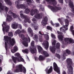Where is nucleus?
Segmentation results:
<instances>
[{"mask_svg":"<svg viewBox=\"0 0 74 74\" xmlns=\"http://www.w3.org/2000/svg\"><path fill=\"white\" fill-rule=\"evenodd\" d=\"M14 73H19V72H20V71L16 66L15 67V69L14 70Z\"/></svg>","mask_w":74,"mask_h":74,"instance_id":"473e14b6","label":"nucleus"},{"mask_svg":"<svg viewBox=\"0 0 74 74\" xmlns=\"http://www.w3.org/2000/svg\"><path fill=\"white\" fill-rule=\"evenodd\" d=\"M38 38V36H37V35L36 34H35L34 35V39L35 40H37V39Z\"/></svg>","mask_w":74,"mask_h":74,"instance_id":"8fccbe9b","label":"nucleus"},{"mask_svg":"<svg viewBox=\"0 0 74 74\" xmlns=\"http://www.w3.org/2000/svg\"><path fill=\"white\" fill-rule=\"evenodd\" d=\"M4 39L5 40V49L6 51L8 50V44H9V45L13 46L15 45L16 43L15 40L14 38H11L8 37V36H4Z\"/></svg>","mask_w":74,"mask_h":74,"instance_id":"f257e3e1","label":"nucleus"},{"mask_svg":"<svg viewBox=\"0 0 74 74\" xmlns=\"http://www.w3.org/2000/svg\"><path fill=\"white\" fill-rule=\"evenodd\" d=\"M18 36L19 37H21V38L24 41L23 42V44L25 47H27L28 46V42H30V38L29 36H28L27 39V37L25 36L23 34H19Z\"/></svg>","mask_w":74,"mask_h":74,"instance_id":"7ed1b4c3","label":"nucleus"},{"mask_svg":"<svg viewBox=\"0 0 74 74\" xmlns=\"http://www.w3.org/2000/svg\"><path fill=\"white\" fill-rule=\"evenodd\" d=\"M3 4L1 2H0V12H1V10H3V8L5 7L4 6L2 5Z\"/></svg>","mask_w":74,"mask_h":74,"instance_id":"2f4dec72","label":"nucleus"},{"mask_svg":"<svg viewBox=\"0 0 74 74\" xmlns=\"http://www.w3.org/2000/svg\"><path fill=\"white\" fill-rule=\"evenodd\" d=\"M45 57H44L42 55H40L39 57L38 60L40 61H43V60H45Z\"/></svg>","mask_w":74,"mask_h":74,"instance_id":"b1692460","label":"nucleus"},{"mask_svg":"<svg viewBox=\"0 0 74 74\" xmlns=\"http://www.w3.org/2000/svg\"><path fill=\"white\" fill-rule=\"evenodd\" d=\"M59 25L60 24L58 23H56L54 24V26H55L56 27H59Z\"/></svg>","mask_w":74,"mask_h":74,"instance_id":"a19ab883","label":"nucleus"},{"mask_svg":"<svg viewBox=\"0 0 74 74\" xmlns=\"http://www.w3.org/2000/svg\"><path fill=\"white\" fill-rule=\"evenodd\" d=\"M18 49V47L17 46H14L13 48V51L14 52H16Z\"/></svg>","mask_w":74,"mask_h":74,"instance_id":"c03bdc74","label":"nucleus"},{"mask_svg":"<svg viewBox=\"0 0 74 74\" xmlns=\"http://www.w3.org/2000/svg\"><path fill=\"white\" fill-rule=\"evenodd\" d=\"M12 29H16L18 27V24L16 23H13L11 25Z\"/></svg>","mask_w":74,"mask_h":74,"instance_id":"412c9836","label":"nucleus"},{"mask_svg":"<svg viewBox=\"0 0 74 74\" xmlns=\"http://www.w3.org/2000/svg\"><path fill=\"white\" fill-rule=\"evenodd\" d=\"M30 9L29 8H26L25 9V12L26 14H27L30 12Z\"/></svg>","mask_w":74,"mask_h":74,"instance_id":"72a5a7b5","label":"nucleus"},{"mask_svg":"<svg viewBox=\"0 0 74 74\" xmlns=\"http://www.w3.org/2000/svg\"><path fill=\"white\" fill-rule=\"evenodd\" d=\"M35 60L37 61L38 60V58H37L36 57H35Z\"/></svg>","mask_w":74,"mask_h":74,"instance_id":"69168bd1","label":"nucleus"},{"mask_svg":"<svg viewBox=\"0 0 74 74\" xmlns=\"http://www.w3.org/2000/svg\"><path fill=\"white\" fill-rule=\"evenodd\" d=\"M58 0L59 3H60L62 4V3H63V0Z\"/></svg>","mask_w":74,"mask_h":74,"instance_id":"864d4df0","label":"nucleus"},{"mask_svg":"<svg viewBox=\"0 0 74 74\" xmlns=\"http://www.w3.org/2000/svg\"><path fill=\"white\" fill-rule=\"evenodd\" d=\"M53 71V68H52V66H50V68L48 70V68H46L45 70V71H46V73L48 74L52 73Z\"/></svg>","mask_w":74,"mask_h":74,"instance_id":"f3484780","label":"nucleus"},{"mask_svg":"<svg viewBox=\"0 0 74 74\" xmlns=\"http://www.w3.org/2000/svg\"><path fill=\"white\" fill-rule=\"evenodd\" d=\"M41 53L45 57H48L49 56V54L47 52L45 51H43L41 52Z\"/></svg>","mask_w":74,"mask_h":74,"instance_id":"5701e85b","label":"nucleus"},{"mask_svg":"<svg viewBox=\"0 0 74 74\" xmlns=\"http://www.w3.org/2000/svg\"><path fill=\"white\" fill-rule=\"evenodd\" d=\"M39 34H40L41 35H42V33H41V31H39Z\"/></svg>","mask_w":74,"mask_h":74,"instance_id":"338daca9","label":"nucleus"},{"mask_svg":"<svg viewBox=\"0 0 74 74\" xmlns=\"http://www.w3.org/2000/svg\"><path fill=\"white\" fill-rule=\"evenodd\" d=\"M52 44L54 45H55L56 44V41L55 40L53 41V42L52 43Z\"/></svg>","mask_w":74,"mask_h":74,"instance_id":"6e6d98bb","label":"nucleus"},{"mask_svg":"<svg viewBox=\"0 0 74 74\" xmlns=\"http://www.w3.org/2000/svg\"><path fill=\"white\" fill-rule=\"evenodd\" d=\"M20 16L22 19H25L24 22H25V23H26V22H28L29 23H31V21H30L29 20V19L26 16L24 15L23 14H20Z\"/></svg>","mask_w":74,"mask_h":74,"instance_id":"f8f14e48","label":"nucleus"},{"mask_svg":"<svg viewBox=\"0 0 74 74\" xmlns=\"http://www.w3.org/2000/svg\"><path fill=\"white\" fill-rule=\"evenodd\" d=\"M12 60L13 62L14 63H16V62H18V58L15 57L14 56H12Z\"/></svg>","mask_w":74,"mask_h":74,"instance_id":"4be33fe9","label":"nucleus"},{"mask_svg":"<svg viewBox=\"0 0 74 74\" xmlns=\"http://www.w3.org/2000/svg\"><path fill=\"white\" fill-rule=\"evenodd\" d=\"M66 53L68 54H70L71 53V51L67 49L66 50Z\"/></svg>","mask_w":74,"mask_h":74,"instance_id":"37998d69","label":"nucleus"},{"mask_svg":"<svg viewBox=\"0 0 74 74\" xmlns=\"http://www.w3.org/2000/svg\"><path fill=\"white\" fill-rule=\"evenodd\" d=\"M16 32L18 33H26V31H25L24 29H23L21 31L20 29H18L16 31Z\"/></svg>","mask_w":74,"mask_h":74,"instance_id":"393cba45","label":"nucleus"},{"mask_svg":"<svg viewBox=\"0 0 74 74\" xmlns=\"http://www.w3.org/2000/svg\"><path fill=\"white\" fill-rule=\"evenodd\" d=\"M4 1L7 4H8L9 5H11L12 4L10 0H4Z\"/></svg>","mask_w":74,"mask_h":74,"instance_id":"a878e982","label":"nucleus"},{"mask_svg":"<svg viewBox=\"0 0 74 74\" xmlns=\"http://www.w3.org/2000/svg\"><path fill=\"white\" fill-rule=\"evenodd\" d=\"M32 21L34 22V24L36 25L37 24V21H36V19L35 18H34L32 19Z\"/></svg>","mask_w":74,"mask_h":74,"instance_id":"79ce46f5","label":"nucleus"},{"mask_svg":"<svg viewBox=\"0 0 74 74\" xmlns=\"http://www.w3.org/2000/svg\"><path fill=\"white\" fill-rule=\"evenodd\" d=\"M65 25H64L62 27L60 28V31H62V32L65 33V31L66 30H68V26L69 25V20L67 19H66L65 20Z\"/></svg>","mask_w":74,"mask_h":74,"instance_id":"39448f33","label":"nucleus"},{"mask_svg":"<svg viewBox=\"0 0 74 74\" xmlns=\"http://www.w3.org/2000/svg\"><path fill=\"white\" fill-rule=\"evenodd\" d=\"M48 7L51 9V10L53 11V12H57L58 11H60L62 9V8L60 7H58L56 6L54 7L53 6H51V5H48Z\"/></svg>","mask_w":74,"mask_h":74,"instance_id":"6e6552de","label":"nucleus"},{"mask_svg":"<svg viewBox=\"0 0 74 74\" xmlns=\"http://www.w3.org/2000/svg\"><path fill=\"white\" fill-rule=\"evenodd\" d=\"M50 23H51V25H52V26H54V24L53 23V22L52 21H50Z\"/></svg>","mask_w":74,"mask_h":74,"instance_id":"13d9d810","label":"nucleus"},{"mask_svg":"<svg viewBox=\"0 0 74 74\" xmlns=\"http://www.w3.org/2000/svg\"><path fill=\"white\" fill-rule=\"evenodd\" d=\"M28 33H29V34L30 36L31 37H33L34 35V33H33V30L31 28L29 27L28 28Z\"/></svg>","mask_w":74,"mask_h":74,"instance_id":"a211bd4d","label":"nucleus"},{"mask_svg":"<svg viewBox=\"0 0 74 74\" xmlns=\"http://www.w3.org/2000/svg\"><path fill=\"white\" fill-rule=\"evenodd\" d=\"M8 35L10 37H12V36H13L12 32H9Z\"/></svg>","mask_w":74,"mask_h":74,"instance_id":"49530a36","label":"nucleus"},{"mask_svg":"<svg viewBox=\"0 0 74 74\" xmlns=\"http://www.w3.org/2000/svg\"><path fill=\"white\" fill-rule=\"evenodd\" d=\"M63 59H64V60H65V59H66V57H65V56H63Z\"/></svg>","mask_w":74,"mask_h":74,"instance_id":"774afa93","label":"nucleus"},{"mask_svg":"<svg viewBox=\"0 0 74 74\" xmlns=\"http://www.w3.org/2000/svg\"><path fill=\"white\" fill-rule=\"evenodd\" d=\"M32 26L34 27V29L35 30H37L38 29V27L37 26H35V24H34L33 23L31 24Z\"/></svg>","mask_w":74,"mask_h":74,"instance_id":"7c9ffc66","label":"nucleus"},{"mask_svg":"<svg viewBox=\"0 0 74 74\" xmlns=\"http://www.w3.org/2000/svg\"><path fill=\"white\" fill-rule=\"evenodd\" d=\"M55 56L58 58V59H60V55L56 53Z\"/></svg>","mask_w":74,"mask_h":74,"instance_id":"ea45409f","label":"nucleus"},{"mask_svg":"<svg viewBox=\"0 0 74 74\" xmlns=\"http://www.w3.org/2000/svg\"><path fill=\"white\" fill-rule=\"evenodd\" d=\"M16 56L18 57V58H20L21 57V56H20V54L19 53H16Z\"/></svg>","mask_w":74,"mask_h":74,"instance_id":"3c124183","label":"nucleus"},{"mask_svg":"<svg viewBox=\"0 0 74 74\" xmlns=\"http://www.w3.org/2000/svg\"><path fill=\"white\" fill-rule=\"evenodd\" d=\"M48 21V18L45 16L43 18V20L41 22V23L43 26H45L46 25H47V22Z\"/></svg>","mask_w":74,"mask_h":74,"instance_id":"2eb2a0df","label":"nucleus"},{"mask_svg":"<svg viewBox=\"0 0 74 74\" xmlns=\"http://www.w3.org/2000/svg\"><path fill=\"white\" fill-rule=\"evenodd\" d=\"M40 10H41L42 11H44V8H42L41 7H40Z\"/></svg>","mask_w":74,"mask_h":74,"instance_id":"bf43d9fd","label":"nucleus"},{"mask_svg":"<svg viewBox=\"0 0 74 74\" xmlns=\"http://www.w3.org/2000/svg\"><path fill=\"white\" fill-rule=\"evenodd\" d=\"M66 53L65 52H64L63 55V56H66Z\"/></svg>","mask_w":74,"mask_h":74,"instance_id":"052dcab7","label":"nucleus"},{"mask_svg":"<svg viewBox=\"0 0 74 74\" xmlns=\"http://www.w3.org/2000/svg\"><path fill=\"white\" fill-rule=\"evenodd\" d=\"M38 49L39 52H41H41L43 51L42 48L40 46H38Z\"/></svg>","mask_w":74,"mask_h":74,"instance_id":"bb28decb","label":"nucleus"},{"mask_svg":"<svg viewBox=\"0 0 74 74\" xmlns=\"http://www.w3.org/2000/svg\"><path fill=\"white\" fill-rule=\"evenodd\" d=\"M27 2L31 3H32V1L31 0H26Z\"/></svg>","mask_w":74,"mask_h":74,"instance_id":"4d7b16f0","label":"nucleus"},{"mask_svg":"<svg viewBox=\"0 0 74 74\" xmlns=\"http://www.w3.org/2000/svg\"><path fill=\"white\" fill-rule=\"evenodd\" d=\"M57 33L59 35H60L62 34V33L59 31H57Z\"/></svg>","mask_w":74,"mask_h":74,"instance_id":"5fc2aeb1","label":"nucleus"},{"mask_svg":"<svg viewBox=\"0 0 74 74\" xmlns=\"http://www.w3.org/2000/svg\"><path fill=\"white\" fill-rule=\"evenodd\" d=\"M16 66L20 71V72L22 73L23 72L24 73H26V68L24 67H23V65L21 64H19L18 65H16Z\"/></svg>","mask_w":74,"mask_h":74,"instance_id":"9d476101","label":"nucleus"},{"mask_svg":"<svg viewBox=\"0 0 74 74\" xmlns=\"http://www.w3.org/2000/svg\"><path fill=\"white\" fill-rule=\"evenodd\" d=\"M12 17L9 15H7V18L6 19V22H10L12 21Z\"/></svg>","mask_w":74,"mask_h":74,"instance_id":"aec40b11","label":"nucleus"},{"mask_svg":"<svg viewBox=\"0 0 74 74\" xmlns=\"http://www.w3.org/2000/svg\"><path fill=\"white\" fill-rule=\"evenodd\" d=\"M2 26L3 27L2 30L3 32V34H5V31L6 33H8L10 30V26L4 27L3 24H2Z\"/></svg>","mask_w":74,"mask_h":74,"instance_id":"4468645a","label":"nucleus"},{"mask_svg":"<svg viewBox=\"0 0 74 74\" xmlns=\"http://www.w3.org/2000/svg\"><path fill=\"white\" fill-rule=\"evenodd\" d=\"M64 40L65 41L62 42V44L64 45H66L67 44H69V42L71 44L74 43V40L71 38H65L64 39Z\"/></svg>","mask_w":74,"mask_h":74,"instance_id":"0eeeda50","label":"nucleus"},{"mask_svg":"<svg viewBox=\"0 0 74 74\" xmlns=\"http://www.w3.org/2000/svg\"><path fill=\"white\" fill-rule=\"evenodd\" d=\"M69 5L70 8H72L73 13L74 14V6L73 5V2L71 0L69 1Z\"/></svg>","mask_w":74,"mask_h":74,"instance_id":"dca6fc26","label":"nucleus"},{"mask_svg":"<svg viewBox=\"0 0 74 74\" xmlns=\"http://www.w3.org/2000/svg\"><path fill=\"white\" fill-rule=\"evenodd\" d=\"M12 14L13 15V16L14 18H18V16L16 14L14 13H12Z\"/></svg>","mask_w":74,"mask_h":74,"instance_id":"4c0bfd02","label":"nucleus"},{"mask_svg":"<svg viewBox=\"0 0 74 74\" xmlns=\"http://www.w3.org/2000/svg\"><path fill=\"white\" fill-rule=\"evenodd\" d=\"M18 29H22V26L20 24H18Z\"/></svg>","mask_w":74,"mask_h":74,"instance_id":"603ef678","label":"nucleus"},{"mask_svg":"<svg viewBox=\"0 0 74 74\" xmlns=\"http://www.w3.org/2000/svg\"><path fill=\"white\" fill-rule=\"evenodd\" d=\"M58 20L60 22L61 25H64L63 24V19H62V18H58Z\"/></svg>","mask_w":74,"mask_h":74,"instance_id":"c756f323","label":"nucleus"},{"mask_svg":"<svg viewBox=\"0 0 74 74\" xmlns=\"http://www.w3.org/2000/svg\"><path fill=\"white\" fill-rule=\"evenodd\" d=\"M53 69L58 73V74H60V68L58 67V65L56 63L54 62L53 63Z\"/></svg>","mask_w":74,"mask_h":74,"instance_id":"1a4fd4ad","label":"nucleus"},{"mask_svg":"<svg viewBox=\"0 0 74 74\" xmlns=\"http://www.w3.org/2000/svg\"><path fill=\"white\" fill-rule=\"evenodd\" d=\"M48 4L51 5H53V6H55L57 4L56 0H46Z\"/></svg>","mask_w":74,"mask_h":74,"instance_id":"ddd939ff","label":"nucleus"},{"mask_svg":"<svg viewBox=\"0 0 74 74\" xmlns=\"http://www.w3.org/2000/svg\"><path fill=\"white\" fill-rule=\"evenodd\" d=\"M49 40V36H48V35H47V38L46 39V40Z\"/></svg>","mask_w":74,"mask_h":74,"instance_id":"680f3d73","label":"nucleus"},{"mask_svg":"<svg viewBox=\"0 0 74 74\" xmlns=\"http://www.w3.org/2000/svg\"><path fill=\"white\" fill-rule=\"evenodd\" d=\"M31 45L32 47H30L29 50L31 53L34 54L36 53L37 52V48L36 47L34 46V41H32L31 42Z\"/></svg>","mask_w":74,"mask_h":74,"instance_id":"20e7f679","label":"nucleus"},{"mask_svg":"<svg viewBox=\"0 0 74 74\" xmlns=\"http://www.w3.org/2000/svg\"><path fill=\"white\" fill-rule=\"evenodd\" d=\"M38 10L36 9L34 10L32 9L30 12L31 15L32 16H33L35 14L37 13Z\"/></svg>","mask_w":74,"mask_h":74,"instance_id":"6ab92c4d","label":"nucleus"},{"mask_svg":"<svg viewBox=\"0 0 74 74\" xmlns=\"http://www.w3.org/2000/svg\"><path fill=\"white\" fill-rule=\"evenodd\" d=\"M39 41H40V42H42L43 41L42 40V37L41 36H39Z\"/></svg>","mask_w":74,"mask_h":74,"instance_id":"09e8293b","label":"nucleus"},{"mask_svg":"<svg viewBox=\"0 0 74 74\" xmlns=\"http://www.w3.org/2000/svg\"><path fill=\"white\" fill-rule=\"evenodd\" d=\"M3 25L5 26L6 25V22H3Z\"/></svg>","mask_w":74,"mask_h":74,"instance_id":"e2e57ef3","label":"nucleus"},{"mask_svg":"<svg viewBox=\"0 0 74 74\" xmlns=\"http://www.w3.org/2000/svg\"><path fill=\"white\" fill-rule=\"evenodd\" d=\"M51 36L52 38H53V40H55V39H56V37L53 34H51Z\"/></svg>","mask_w":74,"mask_h":74,"instance_id":"de8ad7c7","label":"nucleus"},{"mask_svg":"<svg viewBox=\"0 0 74 74\" xmlns=\"http://www.w3.org/2000/svg\"><path fill=\"white\" fill-rule=\"evenodd\" d=\"M2 71V68L0 66V72L1 71Z\"/></svg>","mask_w":74,"mask_h":74,"instance_id":"0e129e2a","label":"nucleus"},{"mask_svg":"<svg viewBox=\"0 0 74 74\" xmlns=\"http://www.w3.org/2000/svg\"><path fill=\"white\" fill-rule=\"evenodd\" d=\"M47 29L48 30H52V27L49 26H47Z\"/></svg>","mask_w":74,"mask_h":74,"instance_id":"a18cd8bd","label":"nucleus"},{"mask_svg":"<svg viewBox=\"0 0 74 74\" xmlns=\"http://www.w3.org/2000/svg\"><path fill=\"white\" fill-rule=\"evenodd\" d=\"M41 16V13L37 14L35 16V17L36 19H40V16Z\"/></svg>","mask_w":74,"mask_h":74,"instance_id":"cd10ccee","label":"nucleus"},{"mask_svg":"<svg viewBox=\"0 0 74 74\" xmlns=\"http://www.w3.org/2000/svg\"><path fill=\"white\" fill-rule=\"evenodd\" d=\"M19 1H16L15 2V4L16 5V7L18 9H19V8H22L23 9L24 8L25 9V8H26L25 5L23 4L19 5Z\"/></svg>","mask_w":74,"mask_h":74,"instance_id":"9b49d317","label":"nucleus"},{"mask_svg":"<svg viewBox=\"0 0 74 74\" xmlns=\"http://www.w3.org/2000/svg\"><path fill=\"white\" fill-rule=\"evenodd\" d=\"M60 44L59 43H57L56 45V46L52 47L50 46L49 47V49L52 53H55V50L56 48L60 49Z\"/></svg>","mask_w":74,"mask_h":74,"instance_id":"423d86ee","label":"nucleus"},{"mask_svg":"<svg viewBox=\"0 0 74 74\" xmlns=\"http://www.w3.org/2000/svg\"><path fill=\"white\" fill-rule=\"evenodd\" d=\"M23 53H29L28 50L27 49H26L25 50H22Z\"/></svg>","mask_w":74,"mask_h":74,"instance_id":"c9c22d12","label":"nucleus"},{"mask_svg":"<svg viewBox=\"0 0 74 74\" xmlns=\"http://www.w3.org/2000/svg\"><path fill=\"white\" fill-rule=\"evenodd\" d=\"M46 41V45L45 46V49H48V47H49V43L47 41Z\"/></svg>","mask_w":74,"mask_h":74,"instance_id":"e433bc0d","label":"nucleus"},{"mask_svg":"<svg viewBox=\"0 0 74 74\" xmlns=\"http://www.w3.org/2000/svg\"><path fill=\"white\" fill-rule=\"evenodd\" d=\"M3 6L5 7V8H3V10H4V9L5 8V11H6V12H8V10H9V8L5 6Z\"/></svg>","mask_w":74,"mask_h":74,"instance_id":"f704fd0d","label":"nucleus"},{"mask_svg":"<svg viewBox=\"0 0 74 74\" xmlns=\"http://www.w3.org/2000/svg\"><path fill=\"white\" fill-rule=\"evenodd\" d=\"M58 38L60 41L63 40V36L62 35H59L58 36Z\"/></svg>","mask_w":74,"mask_h":74,"instance_id":"58836bf2","label":"nucleus"},{"mask_svg":"<svg viewBox=\"0 0 74 74\" xmlns=\"http://www.w3.org/2000/svg\"><path fill=\"white\" fill-rule=\"evenodd\" d=\"M18 62H24L25 61L24 60H23V58H22L21 57H20L19 58H18Z\"/></svg>","mask_w":74,"mask_h":74,"instance_id":"c85d7f7f","label":"nucleus"},{"mask_svg":"<svg viewBox=\"0 0 74 74\" xmlns=\"http://www.w3.org/2000/svg\"><path fill=\"white\" fill-rule=\"evenodd\" d=\"M67 64V68L69 70V74H73V68L72 67L73 65V62L72 60L70 58H68L66 60Z\"/></svg>","mask_w":74,"mask_h":74,"instance_id":"f03ea898","label":"nucleus"}]
</instances>
